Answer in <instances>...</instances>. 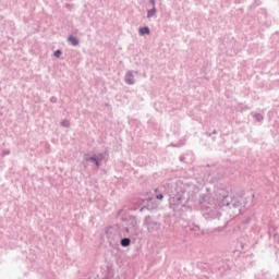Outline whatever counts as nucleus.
Wrapping results in <instances>:
<instances>
[{
  "instance_id": "nucleus-1",
  "label": "nucleus",
  "mask_w": 279,
  "mask_h": 279,
  "mask_svg": "<svg viewBox=\"0 0 279 279\" xmlns=\"http://www.w3.org/2000/svg\"><path fill=\"white\" fill-rule=\"evenodd\" d=\"M217 201H218V206L222 208L226 213H228L229 217L231 219H234V217H239L241 213L245 211V205L247 202H245V198L243 197H230L228 192L226 190H220L217 192Z\"/></svg>"
},
{
  "instance_id": "nucleus-2",
  "label": "nucleus",
  "mask_w": 279,
  "mask_h": 279,
  "mask_svg": "<svg viewBox=\"0 0 279 279\" xmlns=\"http://www.w3.org/2000/svg\"><path fill=\"white\" fill-rule=\"evenodd\" d=\"M169 195V208L171 210H178L179 208H192L191 204V192H189V196L186 197V192L182 190L180 186H174L171 192H168Z\"/></svg>"
},
{
  "instance_id": "nucleus-3",
  "label": "nucleus",
  "mask_w": 279,
  "mask_h": 279,
  "mask_svg": "<svg viewBox=\"0 0 279 279\" xmlns=\"http://www.w3.org/2000/svg\"><path fill=\"white\" fill-rule=\"evenodd\" d=\"M144 226L149 234H154V232H158V230H160L162 223L156 220L154 216L148 215L144 218Z\"/></svg>"
},
{
  "instance_id": "nucleus-4",
  "label": "nucleus",
  "mask_w": 279,
  "mask_h": 279,
  "mask_svg": "<svg viewBox=\"0 0 279 279\" xmlns=\"http://www.w3.org/2000/svg\"><path fill=\"white\" fill-rule=\"evenodd\" d=\"M203 217L206 221H213V219H219L221 217V211L213 205L206 206V208L203 209Z\"/></svg>"
},
{
  "instance_id": "nucleus-5",
  "label": "nucleus",
  "mask_w": 279,
  "mask_h": 279,
  "mask_svg": "<svg viewBox=\"0 0 279 279\" xmlns=\"http://www.w3.org/2000/svg\"><path fill=\"white\" fill-rule=\"evenodd\" d=\"M208 199H210V196L208 194H197L195 192L191 193V202H193L194 206H203V208H206L208 206Z\"/></svg>"
},
{
  "instance_id": "nucleus-6",
  "label": "nucleus",
  "mask_w": 279,
  "mask_h": 279,
  "mask_svg": "<svg viewBox=\"0 0 279 279\" xmlns=\"http://www.w3.org/2000/svg\"><path fill=\"white\" fill-rule=\"evenodd\" d=\"M160 206L158 202H156L154 198H147L144 203V206L140 208V213H143L144 210H149L150 213L156 210Z\"/></svg>"
},
{
  "instance_id": "nucleus-7",
  "label": "nucleus",
  "mask_w": 279,
  "mask_h": 279,
  "mask_svg": "<svg viewBox=\"0 0 279 279\" xmlns=\"http://www.w3.org/2000/svg\"><path fill=\"white\" fill-rule=\"evenodd\" d=\"M257 21L259 25H266V27H269V21H267V11L265 9H260L257 12Z\"/></svg>"
},
{
  "instance_id": "nucleus-8",
  "label": "nucleus",
  "mask_w": 279,
  "mask_h": 279,
  "mask_svg": "<svg viewBox=\"0 0 279 279\" xmlns=\"http://www.w3.org/2000/svg\"><path fill=\"white\" fill-rule=\"evenodd\" d=\"M84 160H86V162H94L97 169L101 167V159H99V157L95 154L92 157H88V154H85Z\"/></svg>"
},
{
  "instance_id": "nucleus-9",
  "label": "nucleus",
  "mask_w": 279,
  "mask_h": 279,
  "mask_svg": "<svg viewBox=\"0 0 279 279\" xmlns=\"http://www.w3.org/2000/svg\"><path fill=\"white\" fill-rule=\"evenodd\" d=\"M124 82L125 84H129V86H134L136 84V81L134 80V74L132 71H128L125 76H124Z\"/></svg>"
},
{
  "instance_id": "nucleus-10",
  "label": "nucleus",
  "mask_w": 279,
  "mask_h": 279,
  "mask_svg": "<svg viewBox=\"0 0 279 279\" xmlns=\"http://www.w3.org/2000/svg\"><path fill=\"white\" fill-rule=\"evenodd\" d=\"M140 36H149L151 34V31L149 29V26H143L138 28Z\"/></svg>"
},
{
  "instance_id": "nucleus-11",
  "label": "nucleus",
  "mask_w": 279,
  "mask_h": 279,
  "mask_svg": "<svg viewBox=\"0 0 279 279\" xmlns=\"http://www.w3.org/2000/svg\"><path fill=\"white\" fill-rule=\"evenodd\" d=\"M68 43H71L72 47H77L80 45V39L73 35L68 37Z\"/></svg>"
},
{
  "instance_id": "nucleus-12",
  "label": "nucleus",
  "mask_w": 279,
  "mask_h": 279,
  "mask_svg": "<svg viewBox=\"0 0 279 279\" xmlns=\"http://www.w3.org/2000/svg\"><path fill=\"white\" fill-rule=\"evenodd\" d=\"M120 245L122 247H130V245H132V240L130 238H122L120 240Z\"/></svg>"
},
{
  "instance_id": "nucleus-13",
  "label": "nucleus",
  "mask_w": 279,
  "mask_h": 279,
  "mask_svg": "<svg viewBox=\"0 0 279 279\" xmlns=\"http://www.w3.org/2000/svg\"><path fill=\"white\" fill-rule=\"evenodd\" d=\"M155 199H158L159 202H162L165 199V194L160 192V189H155Z\"/></svg>"
},
{
  "instance_id": "nucleus-14",
  "label": "nucleus",
  "mask_w": 279,
  "mask_h": 279,
  "mask_svg": "<svg viewBox=\"0 0 279 279\" xmlns=\"http://www.w3.org/2000/svg\"><path fill=\"white\" fill-rule=\"evenodd\" d=\"M255 279H271V275L269 272H262L257 275Z\"/></svg>"
},
{
  "instance_id": "nucleus-15",
  "label": "nucleus",
  "mask_w": 279,
  "mask_h": 279,
  "mask_svg": "<svg viewBox=\"0 0 279 279\" xmlns=\"http://www.w3.org/2000/svg\"><path fill=\"white\" fill-rule=\"evenodd\" d=\"M253 118L255 119V121H257L258 123H263L265 117H263L262 113H253Z\"/></svg>"
},
{
  "instance_id": "nucleus-16",
  "label": "nucleus",
  "mask_w": 279,
  "mask_h": 279,
  "mask_svg": "<svg viewBox=\"0 0 279 279\" xmlns=\"http://www.w3.org/2000/svg\"><path fill=\"white\" fill-rule=\"evenodd\" d=\"M157 10H156V7H153L151 9H149L147 11V19H153L156 14Z\"/></svg>"
},
{
  "instance_id": "nucleus-17",
  "label": "nucleus",
  "mask_w": 279,
  "mask_h": 279,
  "mask_svg": "<svg viewBox=\"0 0 279 279\" xmlns=\"http://www.w3.org/2000/svg\"><path fill=\"white\" fill-rule=\"evenodd\" d=\"M61 126L62 128H71V122L69 120H62L61 121Z\"/></svg>"
},
{
  "instance_id": "nucleus-18",
  "label": "nucleus",
  "mask_w": 279,
  "mask_h": 279,
  "mask_svg": "<svg viewBox=\"0 0 279 279\" xmlns=\"http://www.w3.org/2000/svg\"><path fill=\"white\" fill-rule=\"evenodd\" d=\"M53 56H54V58H60V57L62 56V50L57 49V50L53 52Z\"/></svg>"
},
{
  "instance_id": "nucleus-19",
  "label": "nucleus",
  "mask_w": 279,
  "mask_h": 279,
  "mask_svg": "<svg viewBox=\"0 0 279 279\" xmlns=\"http://www.w3.org/2000/svg\"><path fill=\"white\" fill-rule=\"evenodd\" d=\"M50 102L58 104V97H56V96L50 97Z\"/></svg>"
},
{
  "instance_id": "nucleus-20",
  "label": "nucleus",
  "mask_w": 279,
  "mask_h": 279,
  "mask_svg": "<svg viewBox=\"0 0 279 279\" xmlns=\"http://www.w3.org/2000/svg\"><path fill=\"white\" fill-rule=\"evenodd\" d=\"M190 230H193L194 232H197L199 230V226H194L193 228H190Z\"/></svg>"
},
{
  "instance_id": "nucleus-21",
  "label": "nucleus",
  "mask_w": 279,
  "mask_h": 279,
  "mask_svg": "<svg viewBox=\"0 0 279 279\" xmlns=\"http://www.w3.org/2000/svg\"><path fill=\"white\" fill-rule=\"evenodd\" d=\"M153 8H156V0H148Z\"/></svg>"
},
{
  "instance_id": "nucleus-22",
  "label": "nucleus",
  "mask_w": 279,
  "mask_h": 279,
  "mask_svg": "<svg viewBox=\"0 0 279 279\" xmlns=\"http://www.w3.org/2000/svg\"><path fill=\"white\" fill-rule=\"evenodd\" d=\"M186 141H180L177 147H182V145H185Z\"/></svg>"
},
{
  "instance_id": "nucleus-23",
  "label": "nucleus",
  "mask_w": 279,
  "mask_h": 279,
  "mask_svg": "<svg viewBox=\"0 0 279 279\" xmlns=\"http://www.w3.org/2000/svg\"><path fill=\"white\" fill-rule=\"evenodd\" d=\"M208 136H213V134H217V130H214L213 132H207L206 133Z\"/></svg>"
},
{
  "instance_id": "nucleus-24",
  "label": "nucleus",
  "mask_w": 279,
  "mask_h": 279,
  "mask_svg": "<svg viewBox=\"0 0 279 279\" xmlns=\"http://www.w3.org/2000/svg\"><path fill=\"white\" fill-rule=\"evenodd\" d=\"M2 156H10V150H3Z\"/></svg>"
},
{
  "instance_id": "nucleus-25",
  "label": "nucleus",
  "mask_w": 279,
  "mask_h": 279,
  "mask_svg": "<svg viewBox=\"0 0 279 279\" xmlns=\"http://www.w3.org/2000/svg\"><path fill=\"white\" fill-rule=\"evenodd\" d=\"M131 226H132L133 228H136V219H133V220L131 221Z\"/></svg>"
},
{
  "instance_id": "nucleus-26",
  "label": "nucleus",
  "mask_w": 279,
  "mask_h": 279,
  "mask_svg": "<svg viewBox=\"0 0 279 279\" xmlns=\"http://www.w3.org/2000/svg\"><path fill=\"white\" fill-rule=\"evenodd\" d=\"M97 157H98V159L100 160V162H101V160H104V154L100 153V154H98Z\"/></svg>"
},
{
  "instance_id": "nucleus-27",
  "label": "nucleus",
  "mask_w": 279,
  "mask_h": 279,
  "mask_svg": "<svg viewBox=\"0 0 279 279\" xmlns=\"http://www.w3.org/2000/svg\"><path fill=\"white\" fill-rule=\"evenodd\" d=\"M184 160H185V157H184V156H181V157H180V161H181V162H184Z\"/></svg>"
},
{
  "instance_id": "nucleus-28",
  "label": "nucleus",
  "mask_w": 279,
  "mask_h": 279,
  "mask_svg": "<svg viewBox=\"0 0 279 279\" xmlns=\"http://www.w3.org/2000/svg\"><path fill=\"white\" fill-rule=\"evenodd\" d=\"M124 232H130V227H125Z\"/></svg>"
},
{
  "instance_id": "nucleus-29",
  "label": "nucleus",
  "mask_w": 279,
  "mask_h": 279,
  "mask_svg": "<svg viewBox=\"0 0 279 279\" xmlns=\"http://www.w3.org/2000/svg\"><path fill=\"white\" fill-rule=\"evenodd\" d=\"M276 279H279V274L277 275V278Z\"/></svg>"
},
{
  "instance_id": "nucleus-30",
  "label": "nucleus",
  "mask_w": 279,
  "mask_h": 279,
  "mask_svg": "<svg viewBox=\"0 0 279 279\" xmlns=\"http://www.w3.org/2000/svg\"><path fill=\"white\" fill-rule=\"evenodd\" d=\"M252 197H253V198L255 197L254 194L252 195Z\"/></svg>"
}]
</instances>
